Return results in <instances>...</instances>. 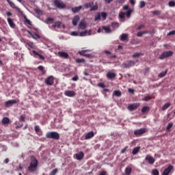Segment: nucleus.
<instances>
[{
    "label": "nucleus",
    "instance_id": "obj_1",
    "mask_svg": "<svg viewBox=\"0 0 175 175\" xmlns=\"http://www.w3.org/2000/svg\"><path fill=\"white\" fill-rule=\"evenodd\" d=\"M31 163L29 166L27 167V170L32 173L35 172L38 167V159H36L35 156H31Z\"/></svg>",
    "mask_w": 175,
    "mask_h": 175
},
{
    "label": "nucleus",
    "instance_id": "obj_2",
    "mask_svg": "<svg viewBox=\"0 0 175 175\" xmlns=\"http://www.w3.org/2000/svg\"><path fill=\"white\" fill-rule=\"evenodd\" d=\"M46 139H53L54 140H59V133L55 131L48 132L46 134Z\"/></svg>",
    "mask_w": 175,
    "mask_h": 175
},
{
    "label": "nucleus",
    "instance_id": "obj_3",
    "mask_svg": "<svg viewBox=\"0 0 175 175\" xmlns=\"http://www.w3.org/2000/svg\"><path fill=\"white\" fill-rule=\"evenodd\" d=\"M83 8L85 9H90V12H95V10H98V4H95L94 5V2H90V3H86L83 5Z\"/></svg>",
    "mask_w": 175,
    "mask_h": 175
},
{
    "label": "nucleus",
    "instance_id": "obj_4",
    "mask_svg": "<svg viewBox=\"0 0 175 175\" xmlns=\"http://www.w3.org/2000/svg\"><path fill=\"white\" fill-rule=\"evenodd\" d=\"M53 5L59 9H64V8L66 6V5L62 0H54Z\"/></svg>",
    "mask_w": 175,
    "mask_h": 175
},
{
    "label": "nucleus",
    "instance_id": "obj_5",
    "mask_svg": "<svg viewBox=\"0 0 175 175\" xmlns=\"http://www.w3.org/2000/svg\"><path fill=\"white\" fill-rule=\"evenodd\" d=\"M173 55V51H168L163 52L159 57V59H165V58H169Z\"/></svg>",
    "mask_w": 175,
    "mask_h": 175
},
{
    "label": "nucleus",
    "instance_id": "obj_6",
    "mask_svg": "<svg viewBox=\"0 0 175 175\" xmlns=\"http://www.w3.org/2000/svg\"><path fill=\"white\" fill-rule=\"evenodd\" d=\"M148 129L146 128H142L137 130H135L134 131V135L135 136H142V135H144V133H146V132H147Z\"/></svg>",
    "mask_w": 175,
    "mask_h": 175
},
{
    "label": "nucleus",
    "instance_id": "obj_7",
    "mask_svg": "<svg viewBox=\"0 0 175 175\" xmlns=\"http://www.w3.org/2000/svg\"><path fill=\"white\" fill-rule=\"evenodd\" d=\"M173 169H174L173 165H170L167 167H166L163 170V172L162 173V175H170V174H172V172Z\"/></svg>",
    "mask_w": 175,
    "mask_h": 175
},
{
    "label": "nucleus",
    "instance_id": "obj_8",
    "mask_svg": "<svg viewBox=\"0 0 175 175\" xmlns=\"http://www.w3.org/2000/svg\"><path fill=\"white\" fill-rule=\"evenodd\" d=\"M46 85H53L54 84V77L49 76L45 79Z\"/></svg>",
    "mask_w": 175,
    "mask_h": 175
},
{
    "label": "nucleus",
    "instance_id": "obj_9",
    "mask_svg": "<svg viewBox=\"0 0 175 175\" xmlns=\"http://www.w3.org/2000/svg\"><path fill=\"white\" fill-rule=\"evenodd\" d=\"M90 52L89 49L79 51L78 53L80 55H83V57H86L87 58H90L91 57V54H87L86 53Z\"/></svg>",
    "mask_w": 175,
    "mask_h": 175
},
{
    "label": "nucleus",
    "instance_id": "obj_10",
    "mask_svg": "<svg viewBox=\"0 0 175 175\" xmlns=\"http://www.w3.org/2000/svg\"><path fill=\"white\" fill-rule=\"evenodd\" d=\"M16 100H9L5 103V107H10L11 106H13V105L17 104Z\"/></svg>",
    "mask_w": 175,
    "mask_h": 175
},
{
    "label": "nucleus",
    "instance_id": "obj_11",
    "mask_svg": "<svg viewBox=\"0 0 175 175\" xmlns=\"http://www.w3.org/2000/svg\"><path fill=\"white\" fill-rule=\"evenodd\" d=\"M139 106V103L131 104L128 106V109L130 110V111H133V110H136V109H137Z\"/></svg>",
    "mask_w": 175,
    "mask_h": 175
},
{
    "label": "nucleus",
    "instance_id": "obj_12",
    "mask_svg": "<svg viewBox=\"0 0 175 175\" xmlns=\"http://www.w3.org/2000/svg\"><path fill=\"white\" fill-rule=\"evenodd\" d=\"M58 55L59 57H60L61 58H64V59H68V58H69V54L66 52L59 51L58 52Z\"/></svg>",
    "mask_w": 175,
    "mask_h": 175
},
{
    "label": "nucleus",
    "instance_id": "obj_13",
    "mask_svg": "<svg viewBox=\"0 0 175 175\" xmlns=\"http://www.w3.org/2000/svg\"><path fill=\"white\" fill-rule=\"evenodd\" d=\"M146 161H148V163H150V165H154V162H155V159H154V157L150 156V155H147L145 158Z\"/></svg>",
    "mask_w": 175,
    "mask_h": 175
},
{
    "label": "nucleus",
    "instance_id": "obj_14",
    "mask_svg": "<svg viewBox=\"0 0 175 175\" xmlns=\"http://www.w3.org/2000/svg\"><path fill=\"white\" fill-rule=\"evenodd\" d=\"M64 95H66V96H68L69 98H72L76 95V92L74 91L67 90L65 92Z\"/></svg>",
    "mask_w": 175,
    "mask_h": 175
},
{
    "label": "nucleus",
    "instance_id": "obj_15",
    "mask_svg": "<svg viewBox=\"0 0 175 175\" xmlns=\"http://www.w3.org/2000/svg\"><path fill=\"white\" fill-rule=\"evenodd\" d=\"M32 53H33L34 57H36V58H38H38L40 59H42V60L45 59L44 56L40 55L39 53L36 52V51H32Z\"/></svg>",
    "mask_w": 175,
    "mask_h": 175
},
{
    "label": "nucleus",
    "instance_id": "obj_16",
    "mask_svg": "<svg viewBox=\"0 0 175 175\" xmlns=\"http://www.w3.org/2000/svg\"><path fill=\"white\" fill-rule=\"evenodd\" d=\"M75 157L77 161H81L84 158V152H80L79 153H77Z\"/></svg>",
    "mask_w": 175,
    "mask_h": 175
},
{
    "label": "nucleus",
    "instance_id": "obj_17",
    "mask_svg": "<svg viewBox=\"0 0 175 175\" xmlns=\"http://www.w3.org/2000/svg\"><path fill=\"white\" fill-rule=\"evenodd\" d=\"M94 136H95V134L93 133V131H90L85 135V139L88 140V139H92Z\"/></svg>",
    "mask_w": 175,
    "mask_h": 175
},
{
    "label": "nucleus",
    "instance_id": "obj_18",
    "mask_svg": "<svg viewBox=\"0 0 175 175\" xmlns=\"http://www.w3.org/2000/svg\"><path fill=\"white\" fill-rule=\"evenodd\" d=\"M7 2L9 3L10 6L12 8V9H16L18 12H20V8H17V6H16V4H14V3H13L12 1L7 0Z\"/></svg>",
    "mask_w": 175,
    "mask_h": 175
},
{
    "label": "nucleus",
    "instance_id": "obj_19",
    "mask_svg": "<svg viewBox=\"0 0 175 175\" xmlns=\"http://www.w3.org/2000/svg\"><path fill=\"white\" fill-rule=\"evenodd\" d=\"M7 21L11 28H16V24H14V22H13L12 18H8Z\"/></svg>",
    "mask_w": 175,
    "mask_h": 175
},
{
    "label": "nucleus",
    "instance_id": "obj_20",
    "mask_svg": "<svg viewBox=\"0 0 175 175\" xmlns=\"http://www.w3.org/2000/svg\"><path fill=\"white\" fill-rule=\"evenodd\" d=\"M116 73L111 72H109L106 74V77H107V79H109L116 78Z\"/></svg>",
    "mask_w": 175,
    "mask_h": 175
},
{
    "label": "nucleus",
    "instance_id": "obj_21",
    "mask_svg": "<svg viewBox=\"0 0 175 175\" xmlns=\"http://www.w3.org/2000/svg\"><path fill=\"white\" fill-rule=\"evenodd\" d=\"M34 131H35L36 133H37V135H38V136H42V131H40V127H39V126H36L34 127Z\"/></svg>",
    "mask_w": 175,
    "mask_h": 175
},
{
    "label": "nucleus",
    "instance_id": "obj_22",
    "mask_svg": "<svg viewBox=\"0 0 175 175\" xmlns=\"http://www.w3.org/2000/svg\"><path fill=\"white\" fill-rule=\"evenodd\" d=\"M81 9H83V6L79 5V7L72 8V12L73 13H79V12H80V10H81Z\"/></svg>",
    "mask_w": 175,
    "mask_h": 175
},
{
    "label": "nucleus",
    "instance_id": "obj_23",
    "mask_svg": "<svg viewBox=\"0 0 175 175\" xmlns=\"http://www.w3.org/2000/svg\"><path fill=\"white\" fill-rule=\"evenodd\" d=\"M80 20V16H75L74 18L72 19V25H77V23H79V21Z\"/></svg>",
    "mask_w": 175,
    "mask_h": 175
},
{
    "label": "nucleus",
    "instance_id": "obj_24",
    "mask_svg": "<svg viewBox=\"0 0 175 175\" xmlns=\"http://www.w3.org/2000/svg\"><path fill=\"white\" fill-rule=\"evenodd\" d=\"M141 111L143 114H146V113H148V111H150V107L144 106V107L142 108Z\"/></svg>",
    "mask_w": 175,
    "mask_h": 175
},
{
    "label": "nucleus",
    "instance_id": "obj_25",
    "mask_svg": "<svg viewBox=\"0 0 175 175\" xmlns=\"http://www.w3.org/2000/svg\"><path fill=\"white\" fill-rule=\"evenodd\" d=\"M1 122L3 125H6L10 122V119H9L8 117H5L2 119Z\"/></svg>",
    "mask_w": 175,
    "mask_h": 175
},
{
    "label": "nucleus",
    "instance_id": "obj_26",
    "mask_svg": "<svg viewBox=\"0 0 175 175\" xmlns=\"http://www.w3.org/2000/svg\"><path fill=\"white\" fill-rule=\"evenodd\" d=\"M120 40L122 42H125V40H128V34L123 33L120 36Z\"/></svg>",
    "mask_w": 175,
    "mask_h": 175
},
{
    "label": "nucleus",
    "instance_id": "obj_27",
    "mask_svg": "<svg viewBox=\"0 0 175 175\" xmlns=\"http://www.w3.org/2000/svg\"><path fill=\"white\" fill-rule=\"evenodd\" d=\"M170 103H166L165 104H164L162 107H161V110L165 111V110H167V109H169V107H170Z\"/></svg>",
    "mask_w": 175,
    "mask_h": 175
},
{
    "label": "nucleus",
    "instance_id": "obj_28",
    "mask_svg": "<svg viewBox=\"0 0 175 175\" xmlns=\"http://www.w3.org/2000/svg\"><path fill=\"white\" fill-rule=\"evenodd\" d=\"M33 39H35L36 40H38V39H40V36L39 34L34 33H30Z\"/></svg>",
    "mask_w": 175,
    "mask_h": 175
},
{
    "label": "nucleus",
    "instance_id": "obj_29",
    "mask_svg": "<svg viewBox=\"0 0 175 175\" xmlns=\"http://www.w3.org/2000/svg\"><path fill=\"white\" fill-rule=\"evenodd\" d=\"M85 28H87V25L85 24V23L81 22L79 25V29H85Z\"/></svg>",
    "mask_w": 175,
    "mask_h": 175
},
{
    "label": "nucleus",
    "instance_id": "obj_30",
    "mask_svg": "<svg viewBox=\"0 0 175 175\" xmlns=\"http://www.w3.org/2000/svg\"><path fill=\"white\" fill-rule=\"evenodd\" d=\"M140 151V147L137 146L136 148H134L132 152L133 155H136L137 152Z\"/></svg>",
    "mask_w": 175,
    "mask_h": 175
},
{
    "label": "nucleus",
    "instance_id": "obj_31",
    "mask_svg": "<svg viewBox=\"0 0 175 175\" xmlns=\"http://www.w3.org/2000/svg\"><path fill=\"white\" fill-rule=\"evenodd\" d=\"M113 96L120 97V96H121L122 93H121V92L120 90H115L113 92Z\"/></svg>",
    "mask_w": 175,
    "mask_h": 175
},
{
    "label": "nucleus",
    "instance_id": "obj_32",
    "mask_svg": "<svg viewBox=\"0 0 175 175\" xmlns=\"http://www.w3.org/2000/svg\"><path fill=\"white\" fill-rule=\"evenodd\" d=\"M127 64H129V68H132V66H135V65H136V62L133 60L128 62Z\"/></svg>",
    "mask_w": 175,
    "mask_h": 175
},
{
    "label": "nucleus",
    "instance_id": "obj_33",
    "mask_svg": "<svg viewBox=\"0 0 175 175\" xmlns=\"http://www.w3.org/2000/svg\"><path fill=\"white\" fill-rule=\"evenodd\" d=\"M38 70L42 72V75H44L46 73V70H44V67L43 66H39L38 67Z\"/></svg>",
    "mask_w": 175,
    "mask_h": 175
},
{
    "label": "nucleus",
    "instance_id": "obj_34",
    "mask_svg": "<svg viewBox=\"0 0 175 175\" xmlns=\"http://www.w3.org/2000/svg\"><path fill=\"white\" fill-rule=\"evenodd\" d=\"M166 73H167V70H165V71H163L161 73L158 75V77L160 78L165 77L166 76Z\"/></svg>",
    "mask_w": 175,
    "mask_h": 175
},
{
    "label": "nucleus",
    "instance_id": "obj_35",
    "mask_svg": "<svg viewBox=\"0 0 175 175\" xmlns=\"http://www.w3.org/2000/svg\"><path fill=\"white\" fill-rule=\"evenodd\" d=\"M53 28H59L61 27V22L57 21L52 25Z\"/></svg>",
    "mask_w": 175,
    "mask_h": 175
},
{
    "label": "nucleus",
    "instance_id": "obj_36",
    "mask_svg": "<svg viewBox=\"0 0 175 175\" xmlns=\"http://www.w3.org/2000/svg\"><path fill=\"white\" fill-rule=\"evenodd\" d=\"M131 173H132V168H131L130 167H128L125 169V174L126 175H129L131 174Z\"/></svg>",
    "mask_w": 175,
    "mask_h": 175
},
{
    "label": "nucleus",
    "instance_id": "obj_37",
    "mask_svg": "<svg viewBox=\"0 0 175 175\" xmlns=\"http://www.w3.org/2000/svg\"><path fill=\"white\" fill-rule=\"evenodd\" d=\"M142 55H144L142 53H135L133 55V58H139V57H142Z\"/></svg>",
    "mask_w": 175,
    "mask_h": 175
},
{
    "label": "nucleus",
    "instance_id": "obj_38",
    "mask_svg": "<svg viewBox=\"0 0 175 175\" xmlns=\"http://www.w3.org/2000/svg\"><path fill=\"white\" fill-rule=\"evenodd\" d=\"M103 29L105 31L106 33H110V32H111V30H110V27L107 26L103 27Z\"/></svg>",
    "mask_w": 175,
    "mask_h": 175
},
{
    "label": "nucleus",
    "instance_id": "obj_39",
    "mask_svg": "<svg viewBox=\"0 0 175 175\" xmlns=\"http://www.w3.org/2000/svg\"><path fill=\"white\" fill-rule=\"evenodd\" d=\"M26 44H27V46L30 47V49H34V47H35V44H33V42H27L26 43Z\"/></svg>",
    "mask_w": 175,
    "mask_h": 175
},
{
    "label": "nucleus",
    "instance_id": "obj_40",
    "mask_svg": "<svg viewBox=\"0 0 175 175\" xmlns=\"http://www.w3.org/2000/svg\"><path fill=\"white\" fill-rule=\"evenodd\" d=\"M151 96L148 95L146 96H145L144 98H142V100L145 101V102H148V100H151Z\"/></svg>",
    "mask_w": 175,
    "mask_h": 175
},
{
    "label": "nucleus",
    "instance_id": "obj_41",
    "mask_svg": "<svg viewBox=\"0 0 175 175\" xmlns=\"http://www.w3.org/2000/svg\"><path fill=\"white\" fill-rule=\"evenodd\" d=\"M75 62L77 64H83V62H85V60L84 59H77Z\"/></svg>",
    "mask_w": 175,
    "mask_h": 175
},
{
    "label": "nucleus",
    "instance_id": "obj_42",
    "mask_svg": "<svg viewBox=\"0 0 175 175\" xmlns=\"http://www.w3.org/2000/svg\"><path fill=\"white\" fill-rule=\"evenodd\" d=\"M57 173H58V169L55 168L50 172L49 175H55Z\"/></svg>",
    "mask_w": 175,
    "mask_h": 175
},
{
    "label": "nucleus",
    "instance_id": "obj_43",
    "mask_svg": "<svg viewBox=\"0 0 175 175\" xmlns=\"http://www.w3.org/2000/svg\"><path fill=\"white\" fill-rule=\"evenodd\" d=\"M144 6H146V2L143 1H140L139 5V9H143V8H144Z\"/></svg>",
    "mask_w": 175,
    "mask_h": 175
},
{
    "label": "nucleus",
    "instance_id": "obj_44",
    "mask_svg": "<svg viewBox=\"0 0 175 175\" xmlns=\"http://www.w3.org/2000/svg\"><path fill=\"white\" fill-rule=\"evenodd\" d=\"M98 20H100V13H97L95 15L94 21H98Z\"/></svg>",
    "mask_w": 175,
    "mask_h": 175
},
{
    "label": "nucleus",
    "instance_id": "obj_45",
    "mask_svg": "<svg viewBox=\"0 0 175 175\" xmlns=\"http://www.w3.org/2000/svg\"><path fill=\"white\" fill-rule=\"evenodd\" d=\"M131 14H132V10H128L126 13H125V14L128 18H129V17H131Z\"/></svg>",
    "mask_w": 175,
    "mask_h": 175
},
{
    "label": "nucleus",
    "instance_id": "obj_46",
    "mask_svg": "<svg viewBox=\"0 0 175 175\" xmlns=\"http://www.w3.org/2000/svg\"><path fill=\"white\" fill-rule=\"evenodd\" d=\"M25 25H32V22L29 19L26 18L25 21Z\"/></svg>",
    "mask_w": 175,
    "mask_h": 175
},
{
    "label": "nucleus",
    "instance_id": "obj_47",
    "mask_svg": "<svg viewBox=\"0 0 175 175\" xmlns=\"http://www.w3.org/2000/svg\"><path fill=\"white\" fill-rule=\"evenodd\" d=\"M173 127V123H169L166 127V131H170Z\"/></svg>",
    "mask_w": 175,
    "mask_h": 175
},
{
    "label": "nucleus",
    "instance_id": "obj_48",
    "mask_svg": "<svg viewBox=\"0 0 175 175\" xmlns=\"http://www.w3.org/2000/svg\"><path fill=\"white\" fill-rule=\"evenodd\" d=\"M46 24H49V23H51L53 21H54V18H51V17H49L46 19Z\"/></svg>",
    "mask_w": 175,
    "mask_h": 175
},
{
    "label": "nucleus",
    "instance_id": "obj_49",
    "mask_svg": "<svg viewBox=\"0 0 175 175\" xmlns=\"http://www.w3.org/2000/svg\"><path fill=\"white\" fill-rule=\"evenodd\" d=\"M112 27L114 29H117V28H118V27H120V24L118 23H116V22L113 23H112Z\"/></svg>",
    "mask_w": 175,
    "mask_h": 175
},
{
    "label": "nucleus",
    "instance_id": "obj_50",
    "mask_svg": "<svg viewBox=\"0 0 175 175\" xmlns=\"http://www.w3.org/2000/svg\"><path fill=\"white\" fill-rule=\"evenodd\" d=\"M152 175H159V171H158V170H152Z\"/></svg>",
    "mask_w": 175,
    "mask_h": 175
},
{
    "label": "nucleus",
    "instance_id": "obj_51",
    "mask_svg": "<svg viewBox=\"0 0 175 175\" xmlns=\"http://www.w3.org/2000/svg\"><path fill=\"white\" fill-rule=\"evenodd\" d=\"M35 13H36V14H40V15L43 14V12L39 9H36Z\"/></svg>",
    "mask_w": 175,
    "mask_h": 175
},
{
    "label": "nucleus",
    "instance_id": "obj_52",
    "mask_svg": "<svg viewBox=\"0 0 175 175\" xmlns=\"http://www.w3.org/2000/svg\"><path fill=\"white\" fill-rule=\"evenodd\" d=\"M15 124H16V125H17L16 127V129H18L20 128H23V124H20V123H18V122H16Z\"/></svg>",
    "mask_w": 175,
    "mask_h": 175
},
{
    "label": "nucleus",
    "instance_id": "obj_53",
    "mask_svg": "<svg viewBox=\"0 0 175 175\" xmlns=\"http://www.w3.org/2000/svg\"><path fill=\"white\" fill-rule=\"evenodd\" d=\"M87 33H88V31L87 30L84 31H81L80 33V36H86Z\"/></svg>",
    "mask_w": 175,
    "mask_h": 175
},
{
    "label": "nucleus",
    "instance_id": "obj_54",
    "mask_svg": "<svg viewBox=\"0 0 175 175\" xmlns=\"http://www.w3.org/2000/svg\"><path fill=\"white\" fill-rule=\"evenodd\" d=\"M168 5L170 8H174L175 6V2L174 1H169Z\"/></svg>",
    "mask_w": 175,
    "mask_h": 175
},
{
    "label": "nucleus",
    "instance_id": "obj_55",
    "mask_svg": "<svg viewBox=\"0 0 175 175\" xmlns=\"http://www.w3.org/2000/svg\"><path fill=\"white\" fill-rule=\"evenodd\" d=\"M19 121L21 122H25V117H24L23 116H21L19 118Z\"/></svg>",
    "mask_w": 175,
    "mask_h": 175
},
{
    "label": "nucleus",
    "instance_id": "obj_56",
    "mask_svg": "<svg viewBox=\"0 0 175 175\" xmlns=\"http://www.w3.org/2000/svg\"><path fill=\"white\" fill-rule=\"evenodd\" d=\"M122 68H129L128 63H123L121 66Z\"/></svg>",
    "mask_w": 175,
    "mask_h": 175
},
{
    "label": "nucleus",
    "instance_id": "obj_57",
    "mask_svg": "<svg viewBox=\"0 0 175 175\" xmlns=\"http://www.w3.org/2000/svg\"><path fill=\"white\" fill-rule=\"evenodd\" d=\"M145 25H140L139 26H138L137 27V31H140V29H143V28H144Z\"/></svg>",
    "mask_w": 175,
    "mask_h": 175
},
{
    "label": "nucleus",
    "instance_id": "obj_58",
    "mask_svg": "<svg viewBox=\"0 0 175 175\" xmlns=\"http://www.w3.org/2000/svg\"><path fill=\"white\" fill-rule=\"evenodd\" d=\"M152 14H155L156 16H159V14H161V11H153L152 12Z\"/></svg>",
    "mask_w": 175,
    "mask_h": 175
},
{
    "label": "nucleus",
    "instance_id": "obj_59",
    "mask_svg": "<svg viewBox=\"0 0 175 175\" xmlns=\"http://www.w3.org/2000/svg\"><path fill=\"white\" fill-rule=\"evenodd\" d=\"M98 86L100 87L101 88H105V87H106V85H105L104 83H98Z\"/></svg>",
    "mask_w": 175,
    "mask_h": 175
},
{
    "label": "nucleus",
    "instance_id": "obj_60",
    "mask_svg": "<svg viewBox=\"0 0 175 175\" xmlns=\"http://www.w3.org/2000/svg\"><path fill=\"white\" fill-rule=\"evenodd\" d=\"M119 17H120V18H125V13L121 12V13L119 14Z\"/></svg>",
    "mask_w": 175,
    "mask_h": 175
},
{
    "label": "nucleus",
    "instance_id": "obj_61",
    "mask_svg": "<svg viewBox=\"0 0 175 175\" xmlns=\"http://www.w3.org/2000/svg\"><path fill=\"white\" fill-rule=\"evenodd\" d=\"M101 16H102L103 18L106 20V17H107V14H106V12H101Z\"/></svg>",
    "mask_w": 175,
    "mask_h": 175
},
{
    "label": "nucleus",
    "instance_id": "obj_62",
    "mask_svg": "<svg viewBox=\"0 0 175 175\" xmlns=\"http://www.w3.org/2000/svg\"><path fill=\"white\" fill-rule=\"evenodd\" d=\"M167 35V36H170L172 35H175V30L170 31Z\"/></svg>",
    "mask_w": 175,
    "mask_h": 175
},
{
    "label": "nucleus",
    "instance_id": "obj_63",
    "mask_svg": "<svg viewBox=\"0 0 175 175\" xmlns=\"http://www.w3.org/2000/svg\"><path fill=\"white\" fill-rule=\"evenodd\" d=\"M71 35L72 36H79V33H77V31H72Z\"/></svg>",
    "mask_w": 175,
    "mask_h": 175
},
{
    "label": "nucleus",
    "instance_id": "obj_64",
    "mask_svg": "<svg viewBox=\"0 0 175 175\" xmlns=\"http://www.w3.org/2000/svg\"><path fill=\"white\" fill-rule=\"evenodd\" d=\"M98 175H107V172L106 171H102Z\"/></svg>",
    "mask_w": 175,
    "mask_h": 175
}]
</instances>
